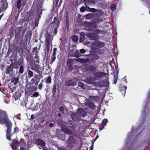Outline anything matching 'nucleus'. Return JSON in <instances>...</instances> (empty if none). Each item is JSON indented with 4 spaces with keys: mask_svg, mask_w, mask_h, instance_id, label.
<instances>
[{
    "mask_svg": "<svg viewBox=\"0 0 150 150\" xmlns=\"http://www.w3.org/2000/svg\"><path fill=\"white\" fill-rule=\"evenodd\" d=\"M4 123H5L7 127L6 138L8 140H11L10 133L12 123L8 118L6 112L0 110V124H3Z\"/></svg>",
    "mask_w": 150,
    "mask_h": 150,
    "instance_id": "f257e3e1",
    "label": "nucleus"
},
{
    "mask_svg": "<svg viewBox=\"0 0 150 150\" xmlns=\"http://www.w3.org/2000/svg\"><path fill=\"white\" fill-rule=\"evenodd\" d=\"M51 37L50 35L48 34L47 35L46 38V42L47 46V50H49L50 47H52V45L51 42Z\"/></svg>",
    "mask_w": 150,
    "mask_h": 150,
    "instance_id": "f03ea898",
    "label": "nucleus"
},
{
    "mask_svg": "<svg viewBox=\"0 0 150 150\" xmlns=\"http://www.w3.org/2000/svg\"><path fill=\"white\" fill-rule=\"evenodd\" d=\"M37 144L41 147H40V149H44L45 146V142L41 139H38L37 141Z\"/></svg>",
    "mask_w": 150,
    "mask_h": 150,
    "instance_id": "7ed1b4c3",
    "label": "nucleus"
},
{
    "mask_svg": "<svg viewBox=\"0 0 150 150\" xmlns=\"http://www.w3.org/2000/svg\"><path fill=\"white\" fill-rule=\"evenodd\" d=\"M20 144L21 146L20 147L21 150H28V146L26 143L24 142L23 140H21Z\"/></svg>",
    "mask_w": 150,
    "mask_h": 150,
    "instance_id": "20e7f679",
    "label": "nucleus"
},
{
    "mask_svg": "<svg viewBox=\"0 0 150 150\" xmlns=\"http://www.w3.org/2000/svg\"><path fill=\"white\" fill-rule=\"evenodd\" d=\"M88 37L91 40H96L99 38L98 36L97 35V34L88 33Z\"/></svg>",
    "mask_w": 150,
    "mask_h": 150,
    "instance_id": "39448f33",
    "label": "nucleus"
},
{
    "mask_svg": "<svg viewBox=\"0 0 150 150\" xmlns=\"http://www.w3.org/2000/svg\"><path fill=\"white\" fill-rule=\"evenodd\" d=\"M76 113L82 116H85L86 115V112L81 108H79L77 110Z\"/></svg>",
    "mask_w": 150,
    "mask_h": 150,
    "instance_id": "423d86ee",
    "label": "nucleus"
},
{
    "mask_svg": "<svg viewBox=\"0 0 150 150\" xmlns=\"http://www.w3.org/2000/svg\"><path fill=\"white\" fill-rule=\"evenodd\" d=\"M10 145L13 150H16L19 146V144L16 140H13L12 143L10 144Z\"/></svg>",
    "mask_w": 150,
    "mask_h": 150,
    "instance_id": "0eeeda50",
    "label": "nucleus"
},
{
    "mask_svg": "<svg viewBox=\"0 0 150 150\" xmlns=\"http://www.w3.org/2000/svg\"><path fill=\"white\" fill-rule=\"evenodd\" d=\"M85 105L86 106L89 107L92 109H94L95 108V105L94 104L91 102L89 101H86L85 103Z\"/></svg>",
    "mask_w": 150,
    "mask_h": 150,
    "instance_id": "6e6552de",
    "label": "nucleus"
},
{
    "mask_svg": "<svg viewBox=\"0 0 150 150\" xmlns=\"http://www.w3.org/2000/svg\"><path fill=\"white\" fill-rule=\"evenodd\" d=\"M71 117L73 120L75 121H79L80 120V117L77 118V115L75 113H72L71 114Z\"/></svg>",
    "mask_w": 150,
    "mask_h": 150,
    "instance_id": "1a4fd4ad",
    "label": "nucleus"
},
{
    "mask_svg": "<svg viewBox=\"0 0 150 150\" xmlns=\"http://www.w3.org/2000/svg\"><path fill=\"white\" fill-rule=\"evenodd\" d=\"M75 142V139L73 137H70L68 139V142L70 144H73Z\"/></svg>",
    "mask_w": 150,
    "mask_h": 150,
    "instance_id": "9d476101",
    "label": "nucleus"
},
{
    "mask_svg": "<svg viewBox=\"0 0 150 150\" xmlns=\"http://www.w3.org/2000/svg\"><path fill=\"white\" fill-rule=\"evenodd\" d=\"M18 77H14L11 79V82L13 83V84L15 85L18 82Z\"/></svg>",
    "mask_w": 150,
    "mask_h": 150,
    "instance_id": "9b49d317",
    "label": "nucleus"
},
{
    "mask_svg": "<svg viewBox=\"0 0 150 150\" xmlns=\"http://www.w3.org/2000/svg\"><path fill=\"white\" fill-rule=\"evenodd\" d=\"M127 87L126 86H122V87H120V91L123 92V93L124 94V95L125 93V91L127 89Z\"/></svg>",
    "mask_w": 150,
    "mask_h": 150,
    "instance_id": "f8f14e48",
    "label": "nucleus"
},
{
    "mask_svg": "<svg viewBox=\"0 0 150 150\" xmlns=\"http://www.w3.org/2000/svg\"><path fill=\"white\" fill-rule=\"evenodd\" d=\"M63 131L64 132L68 134H69L72 133V132L70 130L66 128L63 129Z\"/></svg>",
    "mask_w": 150,
    "mask_h": 150,
    "instance_id": "ddd939ff",
    "label": "nucleus"
},
{
    "mask_svg": "<svg viewBox=\"0 0 150 150\" xmlns=\"http://www.w3.org/2000/svg\"><path fill=\"white\" fill-rule=\"evenodd\" d=\"M66 84L68 86H73L74 85L75 83L71 80H69L67 82Z\"/></svg>",
    "mask_w": 150,
    "mask_h": 150,
    "instance_id": "4468645a",
    "label": "nucleus"
},
{
    "mask_svg": "<svg viewBox=\"0 0 150 150\" xmlns=\"http://www.w3.org/2000/svg\"><path fill=\"white\" fill-rule=\"evenodd\" d=\"M92 16H93L91 13H89L85 15L84 17L86 19H88L92 18Z\"/></svg>",
    "mask_w": 150,
    "mask_h": 150,
    "instance_id": "2eb2a0df",
    "label": "nucleus"
},
{
    "mask_svg": "<svg viewBox=\"0 0 150 150\" xmlns=\"http://www.w3.org/2000/svg\"><path fill=\"white\" fill-rule=\"evenodd\" d=\"M73 62V60L72 59H68L67 62V64L69 66H71L72 65Z\"/></svg>",
    "mask_w": 150,
    "mask_h": 150,
    "instance_id": "dca6fc26",
    "label": "nucleus"
},
{
    "mask_svg": "<svg viewBox=\"0 0 150 150\" xmlns=\"http://www.w3.org/2000/svg\"><path fill=\"white\" fill-rule=\"evenodd\" d=\"M51 78L50 76L47 77L45 81V82L46 83H51Z\"/></svg>",
    "mask_w": 150,
    "mask_h": 150,
    "instance_id": "f3484780",
    "label": "nucleus"
},
{
    "mask_svg": "<svg viewBox=\"0 0 150 150\" xmlns=\"http://www.w3.org/2000/svg\"><path fill=\"white\" fill-rule=\"evenodd\" d=\"M72 39L74 42H76L78 40V38L76 35H74L72 37Z\"/></svg>",
    "mask_w": 150,
    "mask_h": 150,
    "instance_id": "a211bd4d",
    "label": "nucleus"
},
{
    "mask_svg": "<svg viewBox=\"0 0 150 150\" xmlns=\"http://www.w3.org/2000/svg\"><path fill=\"white\" fill-rule=\"evenodd\" d=\"M21 6V0H18L17 2V7L18 9H19Z\"/></svg>",
    "mask_w": 150,
    "mask_h": 150,
    "instance_id": "6ab92c4d",
    "label": "nucleus"
},
{
    "mask_svg": "<svg viewBox=\"0 0 150 150\" xmlns=\"http://www.w3.org/2000/svg\"><path fill=\"white\" fill-rule=\"evenodd\" d=\"M118 79V76L117 74H115L114 75V83L116 84L117 82Z\"/></svg>",
    "mask_w": 150,
    "mask_h": 150,
    "instance_id": "aec40b11",
    "label": "nucleus"
},
{
    "mask_svg": "<svg viewBox=\"0 0 150 150\" xmlns=\"http://www.w3.org/2000/svg\"><path fill=\"white\" fill-rule=\"evenodd\" d=\"M86 8L87 10L88 9H89V11L91 12H95L96 10V9L94 8H90L88 6H86Z\"/></svg>",
    "mask_w": 150,
    "mask_h": 150,
    "instance_id": "412c9836",
    "label": "nucleus"
},
{
    "mask_svg": "<svg viewBox=\"0 0 150 150\" xmlns=\"http://www.w3.org/2000/svg\"><path fill=\"white\" fill-rule=\"evenodd\" d=\"M39 95V94L38 92H34L32 96H31V97H36L38 96Z\"/></svg>",
    "mask_w": 150,
    "mask_h": 150,
    "instance_id": "4be33fe9",
    "label": "nucleus"
},
{
    "mask_svg": "<svg viewBox=\"0 0 150 150\" xmlns=\"http://www.w3.org/2000/svg\"><path fill=\"white\" fill-rule=\"evenodd\" d=\"M108 122L107 119H104L103 121L102 125V126H104L106 125V124Z\"/></svg>",
    "mask_w": 150,
    "mask_h": 150,
    "instance_id": "5701e85b",
    "label": "nucleus"
},
{
    "mask_svg": "<svg viewBox=\"0 0 150 150\" xmlns=\"http://www.w3.org/2000/svg\"><path fill=\"white\" fill-rule=\"evenodd\" d=\"M23 67L22 66H21V67H20V70H19V72L20 73H22L23 72V70H24V69H23Z\"/></svg>",
    "mask_w": 150,
    "mask_h": 150,
    "instance_id": "b1692460",
    "label": "nucleus"
},
{
    "mask_svg": "<svg viewBox=\"0 0 150 150\" xmlns=\"http://www.w3.org/2000/svg\"><path fill=\"white\" fill-rule=\"evenodd\" d=\"M110 8L112 10H114L116 8V5L115 4H112L110 6Z\"/></svg>",
    "mask_w": 150,
    "mask_h": 150,
    "instance_id": "393cba45",
    "label": "nucleus"
},
{
    "mask_svg": "<svg viewBox=\"0 0 150 150\" xmlns=\"http://www.w3.org/2000/svg\"><path fill=\"white\" fill-rule=\"evenodd\" d=\"M33 52L34 54H36L38 52L37 48H34L33 49Z\"/></svg>",
    "mask_w": 150,
    "mask_h": 150,
    "instance_id": "a878e982",
    "label": "nucleus"
},
{
    "mask_svg": "<svg viewBox=\"0 0 150 150\" xmlns=\"http://www.w3.org/2000/svg\"><path fill=\"white\" fill-rule=\"evenodd\" d=\"M85 39V37L84 36H81L80 38V41L81 42H83Z\"/></svg>",
    "mask_w": 150,
    "mask_h": 150,
    "instance_id": "bb28decb",
    "label": "nucleus"
},
{
    "mask_svg": "<svg viewBox=\"0 0 150 150\" xmlns=\"http://www.w3.org/2000/svg\"><path fill=\"white\" fill-rule=\"evenodd\" d=\"M94 31L96 33V34L99 33L101 32L100 30L97 29H95Z\"/></svg>",
    "mask_w": 150,
    "mask_h": 150,
    "instance_id": "cd10ccee",
    "label": "nucleus"
},
{
    "mask_svg": "<svg viewBox=\"0 0 150 150\" xmlns=\"http://www.w3.org/2000/svg\"><path fill=\"white\" fill-rule=\"evenodd\" d=\"M63 107H59L60 112V114H62L63 113Z\"/></svg>",
    "mask_w": 150,
    "mask_h": 150,
    "instance_id": "c85d7f7f",
    "label": "nucleus"
},
{
    "mask_svg": "<svg viewBox=\"0 0 150 150\" xmlns=\"http://www.w3.org/2000/svg\"><path fill=\"white\" fill-rule=\"evenodd\" d=\"M9 88L10 89V92L13 93L14 90H15L16 88L15 87H13V88L11 87H9Z\"/></svg>",
    "mask_w": 150,
    "mask_h": 150,
    "instance_id": "c756f323",
    "label": "nucleus"
},
{
    "mask_svg": "<svg viewBox=\"0 0 150 150\" xmlns=\"http://www.w3.org/2000/svg\"><path fill=\"white\" fill-rule=\"evenodd\" d=\"M57 49L56 48H54L53 49V56H55V54H56V52L57 51Z\"/></svg>",
    "mask_w": 150,
    "mask_h": 150,
    "instance_id": "7c9ffc66",
    "label": "nucleus"
},
{
    "mask_svg": "<svg viewBox=\"0 0 150 150\" xmlns=\"http://www.w3.org/2000/svg\"><path fill=\"white\" fill-rule=\"evenodd\" d=\"M80 11L81 12H84L85 11V8L84 6L82 7L80 9Z\"/></svg>",
    "mask_w": 150,
    "mask_h": 150,
    "instance_id": "2f4dec72",
    "label": "nucleus"
},
{
    "mask_svg": "<svg viewBox=\"0 0 150 150\" xmlns=\"http://www.w3.org/2000/svg\"><path fill=\"white\" fill-rule=\"evenodd\" d=\"M83 84L82 82H79L78 83V85L80 87H83Z\"/></svg>",
    "mask_w": 150,
    "mask_h": 150,
    "instance_id": "473e14b6",
    "label": "nucleus"
},
{
    "mask_svg": "<svg viewBox=\"0 0 150 150\" xmlns=\"http://www.w3.org/2000/svg\"><path fill=\"white\" fill-rule=\"evenodd\" d=\"M89 69L90 71H94L96 69L92 67H90L89 68Z\"/></svg>",
    "mask_w": 150,
    "mask_h": 150,
    "instance_id": "72a5a7b5",
    "label": "nucleus"
},
{
    "mask_svg": "<svg viewBox=\"0 0 150 150\" xmlns=\"http://www.w3.org/2000/svg\"><path fill=\"white\" fill-rule=\"evenodd\" d=\"M19 131V129L17 127H16L14 128V132H18Z\"/></svg>",
    "mask_w": 150,
    "mask_h": 150,
    "instance_id": "f704fd0d",
    "label": "nucleus"
},
{
    "mask_svg": "<svg viewBox=\"0 0 150 150\" xmlns=\"http://www.w3.org/2000/svg\"><path fill=\"white\" fill-rule=\"evenodd\" d=\"M85 50L83 49H81L80 50V52L82 53H84L85 52Z\"/></svg>",
    "mask_w": 150,
    "mask_h": 150,
    "instance_id": "c9c22d12",
    "label": "nucleus"
},
{
    "mask_svg": "<svg viewBox=\"0 0 150 150\" xmlns=\"http://www.w3.org/2000/svg\"><path fill=\"white\" fill-rule=\"evenodd\" d=\"M28 74L29 75H30V76H32L33 75V74L32 72L30 71H29L28 72Z\"/></svg>",
    "mask_w": 150,
    "mask_h": 150,
    "instance_id": "e433bc0d",
    "label": "nucleus"
},
{
    "mask_svg": "<svg viewBox=\"0 0 150 150\" xmlns=\"http://www.w3.org/2000/svg\"><path fill=\"white\" fill-rule=\"evenodd\" d=\"M52 91H53L54 92H55L56 91V89L55 88V85H54V86H53V88H52Z\"/></svg>",
    "mask_w": 150,
    "mask_h": 150,
    "instance_id": "4c0bfd02",
    "label": "nucleus"
},
{
    "mask_svg": "<svg viewBox=\"0 0 150 150\" xmlns=\"http://www.w3.org/2000/svg\"><path fill=\"white\" fill-rule=\"evenodd\" d=\"M42 87V85L41 83H40L39 85V89L41 90Z\"/></svg>",
    "mask_w": 150,
    "mask_h": 150,
    "instance_id": "58836bf2",
    "label": "nucleus"
},
{
    "mask_svg": "<svg viewBox=\"0 0 150 150\" xmlns=\"http://www.w3.org/2000/svg\"><path fill=\"white\" fill-rule=\"evenodd\" d=\"M93 144H92V146L90 147L89 150H93Z\"/></svg>",
    "mask_w": 150,
    "mask_h": 150,
    "instance_id": "ea45409f",
    "label": "nucleus"
},
{
    "mask_svg": "<svg viewBox=\"0 0 150 150\" xmlns=\"http://www.w3.org/2000/svg\"><path fill=\"white\" fill-rule=\"evenodd\" d=\"M123 79H124V82L127 83V79L125 78V77H124V78Z\"/></svg>",
    "mask_w": 150,
    "mask_h": 150,
    "instance_id": "a19ab883",
    "label": "nucleus"
},
{
    "mask_svg": "<svg viewBox=\"0 0 150 150\" xmlns=\"http://www.w3.org/2000/svg\"><path fill=\"white\" fill-rule=\"evenodd\" d=\"M96 138H94L92 140V142L93 144V143L96 140Z\"/></svg>",
    "mask_w": 150,
    "mask_h": 150,
    "instance_id": "79ce46f5",
    "label": "nucleus"
},
{
    "mask_svg": "<svg viewBox=\"0 0 150 150\" xmlns=\"http://www.w3.org/2000/svg\"><path fill=\"white\" fill-rule=\"evenodd\" d=\"M57 32V28H56L54 30V33L55 34V35H56Z\"/></svg>",
    "mask_w": 150,
    "mask_h": 150,
    "instance_id": "37998d69",
    "label": "nucleus"
},
{
    "mask_svg": "<svg viewBox=\"0 0 150 150\" xmlns=\"http://www.w3.org/2000/svg\"><path fill=\"white\" fill-rule=\"evenodd\" d=\"M39 15H41V11L40 10L38 11V13H37Z\"/></svg>",
    "mask_w": 150,
    "mask_h": 150,
    "instance_id": "c03bdc74",
    "label": "nucleus"
},
{
    "mask_svg": "<svg viewBox=\"0 0 150 150\" xmlns=\"http://www.w3.org/2000/svg\"><path fill=\"white\" fill-rule=\"evenodd\" d=\"M56 58V57L55 56H53V57L52 58V60L53 62L54 61Z\"/></svg>",
    "mask_w": 150,
    "mask_h": 150,
    "instance_id": "a18cd8bd",
    "label": "nucleus"
},
{
    "mask_svg": "<svg viewBox=\"0 0 150 150\" xmlns=\"http://www.w3.org/2000/svg\"><path fill=\"white\" fill-rule=\"evenodd\" d=\"M53 125H53V123H50V125H50V127H52L53 126Z\"/></svg>",
    "mask_w": 150,
    "mask_h": 150,
    "instance_id": "49530a36",
    "label": "nucleus"
},
{
    "mask_svg": "<svg viewBox=\"0 0 150 150\" xmlns=\"http://www.w3.org/2000/svg\"><path fill=\"white\" fill-rule=\"evenodd\" d=\"M89 43H90V42H86V43L85 42L84 43V44L86 45H88L89 44Z\"/></svg>",
    "mask_w": 150,
    "mask_h": 150,
    "instance_id": "de8ad7c7",
    "label": "nucleus"
},
{
    "mask_svg": "<svg viewBox=\"0 0 150 150\" xmlns=\"http://www.w3.org/2000/svg\"><path fill=\"white\" fill-rule=\"evenodd\" d=\"M36 63H37V64L36 65H38L39 63V60L38 59H37L36 60Z\"/></svg>",
    "mask_w": 150,
    "mask_h": 150,
    "instance_id": "09e8293b",
    "label": "nucleus"
},
{
    "mask_svg": "<svg viewBox=\"0 0 150 150\" xmlns=\"http://www.w3.org/2000/svg\"><path fill=\"white\" fill-rule=\"evenodd\" d=\"M34 116L33 115H32L31 116V119H33L34 118Z\"/></svg>",
    "mask_w": 150,
    "mask_h": 150,
    "instance_id": "8fccbe9b",
    "label": "nucleus"
},
{
    "mask_svg": "<svg viewBox=\"0 0 150 150\" xmlns=\"http://www.w3.org/2000/svg\"><path fill=\"white\" fill-rule=\"evenodd\" d=\"M35 58L37 59H38V56L37 55H35Z\"/></svg>",
    "mask_w": 150,
    "mask_h": 150,
    "instance_id": "3c124183",
    "label": "nucleus"
},
{
    "mask_svg": "<svg viewBox=\"0 0 150 150\" xmlns=\"http://www.w3.org/2000/svg\"><path fill=\"white\" fill-rule=\"evenodd\" d=\"M3 14L1 15L0 16V20L1 19V18L2 17V16H3Z\"/></svg>",
    "mask_w": 150,
    "mask_h": 150,
    "instance_id": "603ef678",
    "label": "nucleus"
},
{
    "mask_svg": "<svg viewBox=\"0 0 150 150\" xmlns=\"http://www.w3.org/2000/svg\"><path fill=\"white\" fill-rule=\"evenodd\" d=\"M100 44H102V46H104V44L103 43L100 42Z\"/></svg>",
    "mask_w": 150,
    "mask_h": 150,
    "instance_id": "864d4df0",
    "label": "nucleus"
},
{
    "mask_svg": "<svg viewBox=\"0 0 150 150\" xmlns=\"http://www.w3.org/2000/svg\"><path fill=\"white\" fill-rule=\"evenodd\" d=\"M67 23H68V19H67Z\"/></svg>",
    "mask_w": 150,
    "mask_h": 150,
    "instance_id": "5fc2aeb1",
    "label": "nucleus"
},
{
    "mask_svg": "<svg viewBox=\"0 0 150 150\" xmlns=\"http://www.w3.org/2000/svg\"><path fill=\"white\" fill-rule=\"evenodd\" d=\"M57 20V18H56V17H55L54 18V21H56Z\"/></svg>",
    "mask_w": 150,
    "mask_h": 150,
    "instance_id": "6e6d98bb",
    "label": "nucleus"
},
{
    "mask_svg": "<svg viewBox=\"0 0 150 150\" xmlns=\"http://www.w3.org/2000/svg\"><path fill=\"white\" fill-rule=\"evenodd\" d=\"M98 138V136L97 135L96 136V137L95 138H96V139H97Z\"/></svg>",
    "mask_w": 150,
    "mask_h": 150,
    "instance_id": "4d7b16f0",
    "label": "nucleus"
},
{
    "mask_svg": "<svg viewBox=\"0 0 150 150\" xmlns=\"http://www.w3.org/2000/svg\"><path fill=\"white\" fill-rule=\"evenodd\" d=\"M103 127H104V126H103V127L102 128H101V129H100V130H102L103 129Z\"/></svg>",
    "mask_w": 150,
    "mask_h": 150,
    "instance_id": "13d9d810",
    "label": "nucleus"
},
{
    "mask_svg": "<svg viewBox=\"0 0 150 150\" xmlns=\"http://www.w3.org/2000/svg\"><path fill=\"white\" fill-rule=\"evenodd\" d=\"M91 30H89V31H91Z\"/></svg>",
    "mask_w": 150,
    "mask_h": 150,
    "instance_id": "bf43d9fd",
    "label": "nucleus"
},
{
    "mask_svg": "<svg viewBox=\"0 0 150 150\" xmlns=\"http://www.w3.org/2000/svg\"><path fill=\"white\" fill-rule=\"evenodd\" d=\"M101 73H103H103H103V72H101Z\"/></svg>",
    "mask_w": 150,
    "mask_h": 150,
    "instance_id": "052dcab7",
    "label": "nucleus"
}]
</instances>
